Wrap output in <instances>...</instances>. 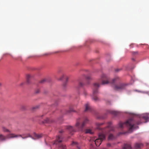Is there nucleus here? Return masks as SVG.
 I'll list each match as a JSON object with an SVG mask.
<instances>
[{
  "label": "nucleus",
  "mask_w": 149,
  "mask_h": 149,
  "mask_svg": "<svg viewBox=\"0 0 149 149\" xmlns=\"http://www.w3.org/2000/svg\"><path fill=\"white\" fill-rule=\"evenodd\" d=\"M99 82L95 83L93 87V94L92 96V99L95 102L99 100V98L95 95L98 93V89L100 85L107 84L109 83L108 78L104 74H102L99 80Z\"/></svg>",
  "instance_id": "f257e3e1"
},
{
  "label": "nucleus",
  "mask_w": 149,
  "mask_h": 149,
  "mask_svg": "<svg viewBox=\"0 0 149 149\" xmlns=\"http://www.w3.org/2000/svg\"><path fill=\"white\" fill-rule=\"evenodd\" d=\"M114 130L113 127L109 126L104 129L102 132L98 134V138L95 141L96 146H99L101 144L102 142L106 139V135L110 131H113Z\"/></svg>",
  "instance_id": "f03ea898"
},
{
  "label": "nucleus",
  "mask_w": 149,
  "mask_h": 149,
  "mask_svg": "<svg viewBox=\"0 0 149 149\" xmlns=\"http://www.w3.org/2000/svg\"><path fill=\"white\" fill-rule=\"evenodd\" d=\"M88 120L87 118H86L83 121L82 123L81 124V120L79 118L77 120L75 126L79 130L82 132H84L85 134L89 133L91 134H92L93 132L90 129H86L85 130L83 129V127L85 126V125L88 122Z\"/></svg>",
  "instance_id": "7ed1b4c3"
},
{
  "label": "nucleus",
  "mask_w": 149,
  "mask_h": 149,
  "mask_svg": "<svg viewBox=\"0 0 149 149\" xmlns=\"http://www.w3.org/2000/svg\"><path fill=\"white\" fill-rule=\"evenodd\" d=\"M135 123L136 122L134 119L131 118L127 120L125 122H120L118 124V126L119 127L121 128H122L125 126H126L129 129L128 132H132L133 129L135 128Z\"/></svg>",
  "instance_id": "20e7f679"
},
{
  "label": "nucleus",
  "mask_w": 149,
  "mask_h": 149,
  "mask_svg": "<svg viewBox=\"0 0 149 149\" xmlns=\"http://www.w3.org/2000/svg\"><path fill=\"white\" fill-rule=\"evenodd\" d=\"M21 137L23 139H25L28 137H30L32 139H33V137L30 134H16L14 133H10L7 135V137L8 138H17L18 137Z\"/></svg>",
  "instance_id": "39448f33"
},
{
  "label": "nucleus",
  "mask_w": 149,
  "mask_h": 149,
  "mask_svg": "<svg viewBox=\"0 0 149 149\" xmlns=\"http://www.w3.org/2000/svg\"><path fill=\"white\" fill-rule=\"evenodd\" d=\"M126 85L124 84H120L117 85H113L112 87L113 89L116 91H120L125 89Z\"/></svg>",
  "instance_id": "423d86ee"
},
{
  "label": "nucleus",
  "mask_w": 149,
  "mask_h": 149,
  "mask_svg": "<svg viewBox=\"0 0 149 149\" xmlns=\"http://www.w3.org/2000/svg\"><path fill=\"white\" fill-rule=\"evenodd\" d=\"M149 113H145L142 114L141 117L145 120V123L149 121V118L148 116V114Z\"/></svg>",
  "instance_id": "0eeeda50"
},
{
  "label": "nucleus",
  "mask_w": 149,
  "mask_h": 149,
  "mask_svg": "<svg viewBox=\"0 0 149 149\" xmlns=\"http://www.w3.org/2000/svg\"><path fill=\"white\" fill-rule=\"evenodd\" d=\"M85 109L84 110L85 112H91L92 109L88 103H86L85 105Z\"/></svg>",
  "instance_id": "6e6552de"
},
{
  "label": "nucleus",
  "mask_w": 149,
  "mask_h": 149,
  "mask_svg": "<svg viewBox=\"0 0 149 149\" xmlns=\"http://www.w3.org/2000/svg\"><path fill=\"white\" fill-rule=\"evenodd\" d=\"M42 136L43 135L42 134H38L36 133H33L34 137L33 138V139H39L42 137Z\"/></svg>",
  "instance_id": "1a4fd4ad"
},
{
  "label": "nucleus",
  "mask_w": 149,
  "mask_h": 149,
  "mask_svg": "<svg viewBox=\"0 0 149 149\" xmlns=\"http://www.w3.org/2000/svg\"><path fill=\"white\" fill-rule=\"evenodd\" d=\"M67 129L69 131L70 134L71 135L73 134V132L76 131L73 128L72 126H67Z\"/></svg>",
  "instance_id": "9d476101"
},
{
  "label": "nucleus",
  "mask_w": 149,
  "mask_h": 149,
  "mask_svg": "<svg viewBox=\"0 0 149 149\" xmlns=\"http://www.w3.org/2000/svg\"><path fill=\"white\" fill-rule=\"evenodd\" d=\"M62 138L61 136H58L56 138V139L55 141L54 142V144H57V142H58V143H60L62 141Z\"/></svg>",
  "instance_id": "9b49d317"
},
{
  "label": "nucleus",
  "mask_w": 149,
  "mask_h": 149,
  "mask_svg": "<svg viewBox=\"0 0 149 149\" xmlns=\"http://www.w3.org/2000/svg\"><path fill=\"white\" fill-rule=\"evenodd\" d=\"M143 145L142 143H136L135 144L134 147L136 149L140 148L143 147Z\"/></svg>",
  "instance_id": "f8f14e48"
},
{
  "label": "nucleus",
  "mask_w": 149,
  "mask_h": 149,
  "mask_svg": "<svg viewBox=\"0 0 149 149\" xmlns=\"http://www.w3.org/2000/svg\"><path fill=\"white\" fill-rule=\"evenodd\" d=\"M132 148L130 145L127 144H124L123 147L122 149H131Z\"/></svg>",
  "instance_id": "ddd939ff"
},
{
  "label": "nucleus",
  "mask_w": 149,
  "mask_h": 149,
  "mask_svg": "<svg viewBox=\"0 0 149 149\" xmlns=\"http://www.w3.org/2000/svg\"><path fill=\"white\" fill-rule=\"evenodd\" d=\"M8 134L6 136H4L3 135H2V134H0V141H4V140H5L6 138H7L8 139H9L8 137H7V135H8Z\"/></svg>",
  "instance_id": "4468645a"
},
{
  "label": "nucleus",
  "mask_w": 149,
  "mask_h": 149,
  "mask_svg": "<svg viewBox=\"0 0 149 149\" xmlns=\"http://www.w3.org/2000/svg\"><path fill=\"white\" fill-rule=\"evenodd\" d=\"M65 77L66 79V82L64 83V84H63V86L64 87H65L66 86V82L68 81V78L64 74L61 77V79L62 80L63 79L64 77Z\"/></svg>",
  "instance_id": "2eb2a0df"
},
{
  "label": "nucleus",
  "mask_w": 149,
  "mask_h": 149,
  "mask_svg": "<svg viewBox=\"0 0 149 149\" xmlns=\"http://www.w3.org/2000/svg\"><path fill=\"white\" fill-rule=\"evenodd\" d=\"M115 137L112 134H110L108 137V139L109 140H113L115 139Z\"/></svg>",
  "instance_id": "dca6fc26"
},
{
  "label": "nucleus",
  "mask_w": 149,
  "mask_h": 149,
  "mask_svg": "<svg viewBox=\"0 0 149 149\" xmlns=\"http://www.w3.org/2000/svg\"><path fill=\"white\" fill-rule=\"evenodd\" d=\"M108 113L114 115H116L117 113L116 111L112 110H108Z\"/></svg>",
  "instance_id": "f3484780"
},
{
  "label": "nucleus",
  "mask_w": 149,
  "mask_h": 149,
  "mask_svg": "<svg viewBox=\"0 0 149 149\" xmlns=\"http://www.w3.org/2000/svg\"><path fill=\"white\" fill-rule=\"evenodd\" d=\"M103 124V123H96V125L97 126V129L99 130H102V129L100 127V126L102 125Z\"/></svg>",
  "instance_id": "a211bd4d"
},
{
  "label": "nucleus",
  "mask_w": 149,
  "mask_h": 149,
  "mask_svg": "<svg viewBox=\"0 0 149 149\" xmlns=\"http://www.w3.org/2000/svg\"><path fill=\"white\" fill-rule=\"evenodd\" d=\"M31 76L29 74H28L26 76V79H27V82L28 83H30L29 79L31 78Z\"/></svg>",
  "instance_id": "6ab92c4d"
},
{
  "label": "nucleus",
  "mask_w": 149,
  "mask_h": 149,
  "mask_svg": "<svg viewBox=\"0 0 149 149\" xmlns=\"http://www.w3.org/2000/svg\"><path fill=\"white\" fill-rule=\"evenodd\" d=\"M118 78H119L118 77H115L114 78L112 79L111 81V83L113 84L114 83L116 82V81L118 80Z\"/></svg>",
  "instance_id": "aec40b11"
},
{
  "label": "nucleus",
  "mask_w": 149,
  "mask_h": 149,
  "mask_svg": "<svg viewBox=\"0 0 149 149\" xmlns=\"http://www.w3.org/2000/svg\"><path fill=\"white\" fill-rule=\"evenodd\" d=\"M84 84L81 81H79V86L80 87H82L84 85Z\"/></svg>",
  "instance_id": "412c9836"
},
{
  "label": "nucleus",
  "mask_w": 149,
  "mask_h": 149,
  "mask_svg": "<svg viewBox=\"0 0 149 149\" xmlns=\"http://www.w3.org/2000/svg\"><path fill=\"white\" fill-rule=\"evenodd\" d=\"M60 149H66L65 146L62 145L59 147Z\"/></svg>",
  "instance_id": "4be33fe9"
},
{
  "label": "nucleus",
  "mask_w": 149,
  "mask_h": 149,
  "mask_svg": "<svg viewBox=\"0 0 149 149\" xmlns=\"http://www.w3.org/2000/svg\"><path fill=\"white\" fill-rule=\"evenodd\" d=\"M51 122L49 119L48 118H47L43 122V123H49Z\"/></svg>",
  "instance_id": "5701e85b"
},
{
  "label": "nucleus",
  "mask_w": 149,
  "mask_h": 149,
  "mask_svg": "<svg viewBox=\"0 0 149 149\" xmlns=\"http://www.w3.org/2000/svg\"><path fill=\"white\" fill-rule=\"evenodd\" d=\"M3 130L4 132H10L9 130L4 127H2Z\"/></svg>",
  "instance_id": "b1692460"
},
{
  "label": "nucleus",
  "mask_w": 149,
  "mask_h": 149,
  "mask_svg": "<svg viewBox=\"0 0 149 149\" xmlns=\"http://www.w3.org/2000/svg\"><path fill=\"white\" fill-rule=\"evenodd\" d=\"M83 94L85 96H86L87 95L88 93L87 92V91L85 90H84L83 91Z\"/></svg>",
  "instance_id": "393cba45"
},
{
  "label": "nucleus",
  "mask_w": 149,
  "mask_h": 149,
  "mask_svg": "<svg viewBox=\"0 0 149 149\" xmlns=\"http://www.w3.org/2000/svg\"><path fill=\"white\" fill-rule=\"evenodd\" d=\"M47 81V79H44L41 80L40 81V83H44L45 82Z\"/></svg>",
  "instance_id": "a878e982"
},
{
  "label": "nucleus",
  "mask_w": 149,
  "mask_h": 149,
  "mask_svg": "<svg viewBox=\"0 0 149 149\" xmlns=\"http://www.w3.org/2000/svg\"><path fill=\"white\" fill-rule=\"evenodd\" d=\"M21 109L22 110H25L26 109V107L24 105H22L21 107Z\"/></svg>",
  "instance_id": "bb28decb"
},
{
  "label": "nucleus",
  "mask_w": 149,
  "mask_h": 149,
  "mask_svg": "<svg viewBox=\"0 0 149 149\" xmlns=\"http://www.w3.org/2000/svg\"><path fill=\"white\" fill-rule=\"evenodd\" d=\"M73 111H74V110L73 109V108L71 107L69 109V110L68 111V112H73Z\"/></svg>",
  "instance_id": "cd10ccee"
},
{
  "label": "nucleus",
  "mask_w": 149,
  "mask_h": 149,
  "mask_svg": "<svg viewBox=\"0 0 149 149\" xmlns=\"http://www.w3.org/2000/svg\"><path fill=\"white\" fill-rule=\"evenodd\" d=\"M86 80H91V77H90L89 76H87L86 77Z\"/></svg>",
  "instance_id": "c85d7f7f"
},
{
  "label": "nucleus",
  "mask_w": 149,
  "mask_h": 149,
  "mask_svg": "<svg viewBox=\"0 0 149 149\" xmlns=\"http://www.w3.org/2000/svg\"><path fill=\"white\" fill-rule=\"evenodd\" d=\"M121 70V69H116L115 70V71L116 72H118Z\"/></svg>",
  "instance_id": "c756f323"
},
{
  "label": "nucleus",
  "mask_w": 149,
  "mask_h": 149,
  "mask_svg": "<svg viewBox=\"0 0 149 149\" xmlns=\"http://www.w3.org/2000/svg\"><path fill=\"white\" fill-rule=\"evenodd\" d=\"M40 91V90L38 89H36L35 91L36 93L37 94L39 93Z\"/></svg>",
  "instance_id": "7c9ffc66"
},
{
  "label": "nucleus",
  "mask_w": 149,
  "mask_h": 149,
  "mask_svg": "<svg viewBox=\"0 0 149 149\" xmlns=\"http://www.w3.org/2000/svg\"><path fill=\"white\" fill-rule=\"evenodd\" d=\"M77 142L73 141L72 143L71 144V145L72 146L76 145L77 144Z\"/></svg>",
  "instance_id": "2f4dec72"
},
{
  "label": "nucleus",
  "mask_w": 149,
  "mask_h": 149,
  "mask_svg": "<svg viewBox=\"0 0 149 149\" xmlns=\"http://www.w3.org/2000/svg\"><path fill=\"white\" fill-rule=\"evenodd\" d=\"M38 107H39V106H36L33 107V110H34V109L38 108Z\"/></svg>",
  "instance_id": "473e14b6"
},
{
  "label": "nucleus",
  "mask_w": 149,
  "mask_h": 149,
  "mask_svg": "<svg viewBox=\"0 0 149 149\" xmlns=\"http://www.w3.org/2000/svg\"><path fill=\"white\" fill-rule=\"evenodd\" d=\"M107 146L108 147H110L111 146V144L110 143H108L107 144Z\"/></svg>",
  "instance_id": "72a5a7b5"
},
{
  "label": "nucleus",
  "mask_w": 149,
  "mask_h": 149,
  "mask_svg": "<svg viewBox=\"0 0 149 149\" xmlns=\"http://www.w3.org/2000/svg\"><path fill=\"white\" fill-rule=\"evenodd\" d=\"M141 123V122L140 121H139L136 124L137 125H139V124H140V123Z\"/></svg>",
  "instance_id": "f704fd0d"
},
{
  "label": "nucleus",
  "mask_w": 149,
  "mask_h": 149,
  "mask_svg": "<svg viewBox=\"0 0 149 149\" xmlns=\"http://www.w3.org/2000/svg\"><path fill=\"white\" fill-rule=\"evenodd\" d=\"M63 132V130H61L59 132L60 133H61L62 132Z\"/></svg>",
  "instance_id": "c9c22d12"
},
{
  "label": "nucleus",
  "mask_w": 149,
  "mask_h": 149,
  "mask_svg": "<svg viewBox=\"0 0 149 149\" xmlns=\"http://www.w3.org/2000/svg\"><path fill=\"white\" fill-rule=\"evenodd\" d=\"M134 54H136L137 53V52H134Z\"/></svg>",
  "instance_id": "e433bc0d"
},
{
  "label": "nucleus",
  "mask_w": 149,
  "mask_h": 149,
  "mask_svg": "<svg viewBox=\"0 0 149 149\" xmlns=\"http://www.w3.org/2000/svg\"><path fill=\"white\" fill-rule=\"evenodd\" d=\"M132 60H133V61H134V58H132Z\"/></svg>",
  "instance_id": "4c0bfd02"
},
{
  "label": "nucleus",
  "mask_w": 149,
  "mask_h": 149,
  "mask_svg": "<svg viewBox=\"0 0 149 149\" xmlns=\"http://www.w3.org/2000/svg\"><path fill=\"white\" fill-rule=\"evenodd\" d=\"M1 83H0V86H1Z\"/></svg>",
  "instance_id": "58836bf2"
},
{
  "label": "nucleus",
  "mask_w": 149,
  "mask_h": 149,
  "mask_svg": "<svg viewBox=\"0 0 149 149\" xmlns=\"http://www.w3.org/2000/svg\"><path fill=\"white\" fill-rule=\"evenodd\" d=\"M103 149H107L106 148H103Z\"/></svg>",
  "instance_id": "ea45409f"
},
{
  "label": "nucleus",
  "mask_w": 149,
  "mask_h": 149,
  "mask_svg": "<svg viewBox=\"0 0 149 149\" xmlns=\"http://www.w3.org/2000/svg\"><path fill=\"white\" fill-rule=\"evenodd\" d=\"M109 123L111 124V123L109 122Z\"/></svg>",
  "instance_id": "a19ab883"
}]
</instances>
